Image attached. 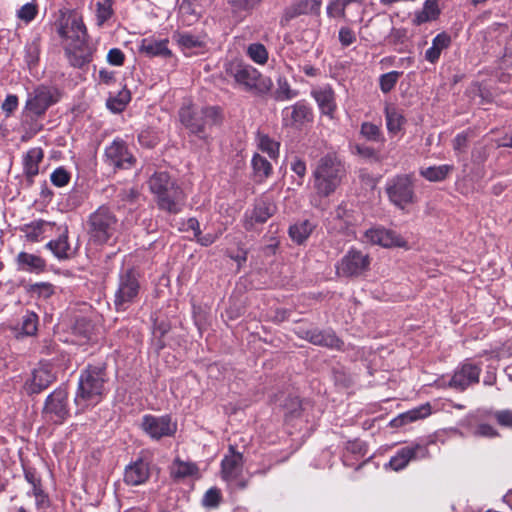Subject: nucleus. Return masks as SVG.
Wrapping results in <instances>:
<instances>
[{
  "mask_svg": "<svg viewBox=\"0 0 512 512\" xmlns=\"http://www.w3.org/2000/svg\"><path fill=\"white\" fill-rule=\"evenodd\" d=\"M291 170L299 177V181L297 183L298 185H301L307 171L306 163L303 160L295 157L291 162Z\"/></svg>",
  "mask_w": 512,
  "mask_h": 512,
  "instance_id": "58",
  "label": "nucleus"
},
{
  "mask_svg": "<svg viewBox=\"0 0 512 512\" xmlns=\"http://www.w3.org/2000/svg\"><path fill=\"white\" fill-rule=\"evenodd\" d=\"M365 240L371 244L385 248L405 247L406 241L395 231L376 226L368 229L364 234Z\"/></svg>",
  "mask_w": 512,
  "mask_h": 512,
  "instance_id": "15",
  "label": "nucleus"
},
{
  "mask_svg": "<svg viewBox=\"0 0 512 512\" xmlns=\"http://www.w3.org/2000/svg\"><path fill=\"white\" fill-rule=\"evenodd\" d=\"M107 380L106 366L103 363L88 365L81 371L74 397L78 412H84L102 401L106 394Z\"/></svg>",
  "mask_w": 512,
  "mask_h": 512,
  "instance_id": "2",
  "label": "nucleus"
},
{
  "mask_svg": "<svg viewBox=\"0 0 512 512\" xmlns=\"http://www.w3.org/2000/svg\"><path fill=\"white\" fill-rule=\"evenodd\" d=\"M360 134L368 141L381 144L385 142L381 127L371 122H363L361 124Z\"/></svg>",
  "mask_w": 512,
  "mask_h": 512,
  "instance_id": "39",
  "label": "nucleus"
},
{
  "mask_svg": "<svg viewBox=\"0 0 512 512\" xmlns=\"http://www.w3.org/2000/svg\"><path fill=\"white\" fill-rule=\"evenodd\" d=\"M141 428L155 440L172 436L177 429L176 423H173L171 417L168 415H144L142 418Z\"/></svg>",
  "mask_w": 512,
  "mask_h": 512,
  "instance_id": "13",
  "label": "nucleus"
},
{
  "mask_svg": "<svg viewBox=\"0 0 512 512\" xmlns=\"http://www.w3.org/2000/svg\"><path fill=\"white\" fill-rule=\"evenodd\" d=\"M58 34L68 41L65 53L72 66L82 68L92 61L93 50L87 43V29L80 15L72 12L64 17L59 24Z\"/></svg>",
  "mask_w": 512,
  "mask_h": 512,
  "instance_id": "1",
  "label": "nucleus"
},
{
  "mask_svg": "<svg viewBox=\"0 0 512 512\" xmlns=\"http://www.w3.org/2000/svg\"><path fill=\"white\" fill-rule=\"evenodd\" d=\"M131 99L130 91L122 89L117 96L107 100V107L114 113L122 112Z\"/></svg>",
  "mask_w": 512,
  "mask_h": 512,
  "instance_id": "40",
  "label": "nucleus"
},
{
  "mask_svg": "<svg viewBox=\"0 0 512 512\" xmlns=\"http://www.w3.org/2000/svg\"><path fill=\"white\" fill-rule=\"evenodd\" d=\"M24 475L27 482L32 486L31 491H35L37 488H41V480L35 470L25 469Z\"/></svg>",
  "mask_w": 512,
  "mask_h": 512,
  "instance_id": "64",
  "label": "nucleus"
},
{
  "mask_svg": "<svg viewBox=\"0 0 512 512\" xmlns=\"http://www.w3.org/2000/svg\"><path fill=\"white\" fill-rule=\"evenodd\" d=\"M174 38L183 49H193L203 46L202 38L189 32L177 33Z\"/></svg>",
  "mask_w": 512,
  "mask_h": 512,
  "instance_id": "41",
  "label": "nucleus"
},
{
  "mask_svg": "<svg viewBox=\"0 0 512 512\" xmlns=\"http://www.w3.org/2000/svg\"><path fill=\"white\" fill-rule=\"evenodd\" d=\"M118 231V219L114 212L102 205L92 212L87 220V232L90 240L96 244H105Z\"/></svg>",
  "mask_w": 512,
  "mask_h": 512,
  "instance_id": "5",
  "label": "nucleus"
},
{
  "mask_svg": "<svg viewBox=\"0 0 512 512\" xmlns=\"http://www.w3.org/2000/svg\"><path fill=\"white\" fill-rule=\"evenodd\" d=\"M344 175L345 168L340 159L327 154L320 158L313 172L314 188L320 196L327 197L335 192Z\"/></svg>",
  "mask_w": 512,
  "mask_h": 512,
  "instance_id": "4",
  "label": "nucleus"
},
{
  "mask_svg": "<svg viewBox=\"0 0 512 512\" xmlns=\"http://www.w3.org/2000/svg\"><path fill=\"white\" fill-rule=\"evenodd\" d=\"M384 113L388 132L391 134L398 133L406 121L400 110L394 105L387 104Z\"/></svg>",
  "mask_w": 512,
  "mask_h": 512,
  "instance_id": "32",
  "label": "nucleus"
},
{
  "mask_svg": "<svg viewBox=\"0 0 512 512\" xmlns=\"http://www.w3.org/2000/svg\"><path fill=\"white\" fill-rule=\"evenodd\" d=\"M480 372L481 367L478 365L464 363L455 370L449 381V386L458 391H464L468 386L479 382Z\"/></svg>",
  "mask_w": 512,
  "mask_h": 512,
  "instance_id": "17",
  "label": "nucleus"
},
{
  "mask_svg": "<svg viewBox=\"0 0 512 512\" xmlns=\"http://www.w3.org/2000/svg\"><path fill=\"white\" fill-rule=\"evenodd\" d=\"M198 472L197 466L192 462H185L179 458L175 459L171 465V475L176 480L195 475Z\"/></svg>",
  "mask_w": 512,
  "mask_h": 512,
  "instance_id": "35",
  "label": "nucleus"
},
{
  "mask_svg": "<svg viewBox=\"0 0 512 512\" xmlns=\"http://www.w3.org/2000/svg\"><path fill=\"white\" fill-rule=\"evenodd\" d=\"M138 141L143 147L146 148H153L157 143L156 137L149 131H142L138 135Z\"/></svg>",
  "mask_w": 512,
  "mask_h": 512,
  "instance_id": "61",
  "label": "nucleus"
},
{
  "mask_svg": "<svg viewBox=\"0 0 512 512\" xmlns=\"http://www.w3.org/2000/svg\"><path fill=\"white\" fill-rule=\"evenodd\" d=\"M44 221H36L25 225L23 231L25 232L26 238L31 242H38L42 233Z\"/></svg>",
  "mask_w": 512,
  "mask_h": 512,
  "instance_id": "46",
  "label": "nucleus"
},
{
  "mask_svg": "<svg viewBox=\"0 0 512 512\" xmlns=\"http://www.w3.org/2000/svg\"><path fill=\"white\" fill-rule=\"evenodd\" d=\"M315 228L316 225L310 220H300L290 225L288 234L295 244L302 245L307 241Z\"/></svg>",
  "mask_w": 512,
  "mask_h": 512,
  "instance_id": "26",
  "label": "nucleus"
},
{
  "mask_svg": "<svg viewBox=\"0 0 512 512\" xmlns=\"http://www.w3.org/2000/svg\"><path fill=\"white\" fill-rule=\"evenodd\" d=\"M281 116L283 126L294 129H301L307 124L312 123L314 119L312 107L304 100L285 107L282 110Z\"/></svg>",
  "mask_w": 512,
  "mask_h": 512,
  "instance_id": "12",
  "label": "nucleus"
},
{
  "mask_svg": "<svg viewBox=\"0 0 512 512\" xmlns=\"http://www.w3.org/2000/svg\"><path fill=\"white\" fill-rule=\"evenodd\" d=\"M30 292L46 299L54 293V286L47 282L35 283L30 286Z\"/></svg>",
  "mask_w": 512,
  "mask_h": 512,
  "instance_id": "51",
  "label": "nucleus"
},
{
  "mask_svg": "<svg viewBox=\"0 0 512 512\" xmlns=\"http://www.w3.org/2000/svg\"><path fill=\"white\" fill-rule=\"evenodd\" d=\"M471 434L475 437L486 438H494L498 436L496 429L487 423H480L475 427H471Z\"/></svg>",
  "mask_w": 512,
  "mask_h": 512,
  "instance_id": "48",
  "label": "nucleus"
},
{
  "mask_svg": "<svg viewBox=\"0 0 512 512\" xmlns=\"http://www.w3.org/2000/svg\"><path fill=\"white\" fill-rule=\"evenodd\" d=\"M312 97L316 101L319 110L325 116L333 118L334 112L336 111L337 104L335 99V93L331 86L325 85L315 89L311 92Z\"/></svg>",
  "mask_w": 512,
  "mask_h": 512,
  "instance_id": "23",
  "label": "nucleus"
},
{
  "mask_svg": "<svg viewBox=\"0 0 512 512\" xmlns=\"http://www.w3.org/2000/svg\"><path fill=\"white\" fill-rule=\"evenodd\" d=\"M106 160L116 168L129 169L135 161L122 139H115L105 149Z\"/></svg>",
  "mask_w": 512,
  "mask_h": 512,
  "instance_id": "16",
  "label": "nucleus"
},
{
  "mask_svg": "<svg viewBox=\"0 0 512 512\" xmlns=\"http://www.w3.org/2000/svg\"><path fill=\"white\" fill-rule=\"evenodd\" d=\"M431 413V408L429 404H425L420 406L419 408L413 409L402 416V419H408L409 421H414L417 419L424 418Z\"/></svg>",
  "mask_w": 512,
  "mask_h": 512,
  "instance_id": "53",
  "label": "nucleus"
},
{
  "mask_svg": "<svg viewBox=\"0 0 512 512\" xmlns=\"http://www.w3.org/2000/svg\"><path fill=\"white\" fill-rule=\"evenodd\" d=\"M297 96V92L292 90L290 84L285 77L277 79V89L275 91V99L278 101L290 100Z\"/></svg>",
  "mask_w": 512,
  "mask_h": 512,
  "instance_id": "43",
  "label": "nucleus"
},
{
  "mask_svg": "<svg viewBox=\"0 0 512 512\" xmlns=\"http://www.w3.org/2000/svg\"><path fill=\"white\" fill-rule=\"evenodd\" d=\"M16 260L19 270L22 271L40 272L45 268V261L40 256L27 252H20Z\"/></svg>",
  "mask_w": 512,
  "mask_h": 512,
  "instance_id": "30",
  "label": "nucleus"
},
{
  "mask_svg": "<svg viewBox=\"0 0 512 512\" xmlns=\"http://www.w3.org/2000/svg\"><path fill=\"white\" fill-rule=\"evenodd\" d=\"M179 118L190 135L204 142H207L210 136V129L221 120L217 107L183 106L179 110Z\"/></svg>",
  "mask_w": 512,
  "mask_h": 512,
  "instance_id": "3",
  "label": "nucleus"
},
{
  "mask_svg": "<svg viewBox=\"0 0 512 512\" xmlns=\"http://www.w3.org/2000/svg\"><path fill=\"white\" fill-rule=\"evenodd\" d=\"M468 143V135L466 133H459L453 139V149L457 153L465 151Z\"/></svg>",
  "mask_w": 512,
  "mask_h": 512,
  "instance_id": "62",
  "label": "nucleus"
},
{
  "mask_svg": "<svg viewBox=\"0 0 512 512\" xmlns=\"http://www.w3.org/2000/svg\"><path fill=\"white\" fill-rule=\"evenodd\" d=\"M402 75V72L390 71L382 74L379 79L380 89L383 93H389L396 85L398 79Z\"/></svg>",
  "mask_w": 512,
  "mask_h": 512,
  "instance_id": "45",
  "label": "nucleus"
},
{
  "mask_svg": "<svg viewBox=\"0 0 512 512\" xmlns=\"http://www.w3.org/2000/svg\"><path fill=\"white\" fill-rule=\"evenodd\" d=\"M386 194L391 203L400 209L415 202L414 182L408 174L396 175L387 180Z\"/></svg>",
  "mask_w": 512,
  "mask_h": 512,
  "instance_id": "8",
  "label": "nucleus"
},
{
  "mask_svg": "<svg viewBox=\"0 0 512 512\" xmlns=\"http://www.w3.org/2000/svg\"><path fill=\"white\" fill-rule=\"evenodd\" d=\"M37 15V6L33 3H26L17 12L18 18L25 22H31Z\"/></svg>",
  "mask_w": 512,
  "mask_h": 512,
  "instance_id": "52",
  "label": "nucleus"
},
{
  "mask_svg": "<svg viewBox=\"0 0 512 512\" xmlns=\"http://www.w3.org/2000/svg\"><path fill=\"white\" fill-rule=\"evenodd\" d=\"M303 337L314 345L336 350H341L344 346L343 341L340 340L332 330H307L304 332Z\"/></svg>",
  "mask_w": 512,
  "mask_h": 512,
  "instance_id": "22",
  "label": "nucleus"
},
{
  "mask_svg": "<svg viewBox=\"0 0 512 512\" xmlns=\"http://www.w3.org/2000/svg\"><path fill=\"white\" fill-rule=\"evenodd\" d=\"M439 13L438 0H426L423 9L415 14L414 22L416 24H422L435 20Z\"/></svg>",
  "mask_w": 512,
  "mask_h": 512,
  "instance_id": "36",
  "label": "nucleus"
},
{
  "mask_svg": "<svg viewBox=\"0 0 512 512\" xmlns=\"http://www.w3.org/2000/svg\"><path fill=\"white\" fill-rule=\"evenodd\" d=\"M339 41L342 46H350L356 41V35L350 28L341 27L339 30Z\"/></svg>",
  "mask_w": 512,
  "mask_h": 512,
  "instance_id": "59",
  "label": "nucleus"
},
{
  "mask_svg": "<svg viewBox=\"0 0 512 512\" xmlns=\"http://www.w3.org/2000/svg\"><path fill=\"white\" fill-rule=\"evenodd\" d=\"M320 9L321 0H296L285 9L282 21L289 22L301 15H319Z\"/></svg>",
  "mask_w": 512,
  "mask_h": 512,
  "instance_id": "21",
  "label": "nucleus"
},
{
  "mask_svg": "<svg viewBox=\"0 0 512 512\" xmlns=\"http://www.w3.org/2000/svg\"><path fill=\"white\" fill-rule=\"evenodd\" d=\"M227 73L233 77L235 82L242 88L255 95L268 93L272 86V80L263 76L256 68L248 64H232Z\"/></svg>",
  "mask_w": 512,
  "mask_h": 512,
  "instance_id": "7",
  "label": "nucleus"
},
{
  "mask_svg": "<svg viewBox=\"0 0 512 512\" xmlns=\"http://www.w3.org/2000/svg\"><path fill=\"white\" fill-rule=\"evenodd\" d=\"M19 325L21 335L34 336L38 329V315L33 311H25Z\"/></svg>",
  "mask_w": 512,
  "mask_h": 512,
  "instance_id": "37",
  "label": "nucleus"
},
{
  "mask_svg": "<svg viewBox=\"0 0 512 512\" xmlns=\"http://www.w3.org/2000/svg\"><path fill=\"white\" fill-rule=\"evenodd\" d=\"M454 169L452 165L431 166L421 170V175L431 182L444 180Z\"/></svg>",
  "mask_w": 512,
  "mask_h": 512,
  "instance_id": "38",
  "label": "nucleus"
},
{
  "mask_svg": "<svg viewBox=\"0 0 512 512\" xmlns=\"http://www.w3.org/2000/svg\"><path fill=\"white\" fill-rule=\"evenodd\" d=\"M253 180L256 183L264 182L273 172L271 163L262 155L255 154L251 160Z\"/></svg>",
  "mask_w": 512,
  "mask_h": 512,
  "instance_id": "29",
  "label": "nucleus"
},
{
  "mask_svg": "<svg viewBox=\"0 0 512 512\" xmlns=\"http://www.w3.org/2000/svg\"><path fill=\"white\" fill-rule=\"evenodd\" d=\"M112 0L99 1L96 4V19L97 24L102 26L113 14Z\"/></svg>",
  "mask_w": 512,
  "mask_h": 512,
  "instance_id": "44",
  "label": "nucleus"
},
{
  "mask_svg": "<svg viewBox=\"0 0 512 512\" xmlns=\"http://www.w3.org/2000/svg\"><path fill=\"white\" fill-rule=\"evenodd\" d=\"M221 500L220 490L213 487L206 491L202 503L205 507L215 508L219 505Z\"/></svg>",
  "mask_w": 512,
  "mask_h": 512,
  "instance_id": "50",
  "label": "nucleus"
},
{
  "mask_svg": "<svg viewBox=\"0 0 512 512\" xmlns=\"http://www.w3.org/2000/svg\"><path fill=\"white\" fill-rule=\"evenodd\" d=\"M247 55L253 62L259 65H264L268 61V51L261 43L250 44L247 47Z\"/></svg>",
  "mask_w": 512,
  "mask_h": 512,
  "instance_id": "42",
  "label": "nucleus"
},
{
  "mask_svg": "<svg viewBox=\"0 0 512 512\" xmlns=\"http://www.w3.org/2000/svg\"><path fill=\"white\" fill-rule=\"evenodd\" d=\"M46 247L60 260L68 259L71 255L68 243L67 229H65L56 240H51Z\"/></svg>",
  "mask_w": 512,
  "mask_h": 512,
  "instance_id": "33",
  "label": "nucleus"
},
{
  "mask_svg": "<svg viewBox=\"0 0 512 512\" xmlns=\"http://www.w3.org/2000/svg\"><path fill=\"white\" fill-rule=\"evenodd\" d=\"M141 291L140 273L134 267L122 268L118 273L114 292L116 311H126L138 299Z\"/></svg>",
  "mask_w": 512,
  "mask_h": 512,
  "instance_id": "6",
  "label": "nucleus"
},
{
  "mask_svg": "<svg viewBox=\"0 0 512 512\" xmlns=\"http://www.w3.org/2000/svg\"><path fill=\"white\" fill-rule=\"evenodd\" d=\"M139 51L148 57H169L171 51L168 48V40H156L152 38H144L139 46Z\"/></svg>",
  "mask_w": 512,
  "mask_h": 512,
  "instance_id": "25",
  "label": "nucleus"
},
{
  "mask_svg": "<svg viewBox=\"0 0 512 512\" xmlns=\"http://www.w3.org/2000/svg\"><path fill=\"white\" fill-rule=\"evenodd\" d=\"M50 180L53 185L57 187H63L69 183L70 174L65 168L59 167L52 172L50 175Z\"/></svg>",
  "mask_w": 512,
  "mask_h": 512,
  "instance_id": "49",
  "label": "nucleus"
},
{
  "mask_svg": "<svg viewBox=\"0 0 512 512\" xmlns=\"http://www.w3.org/2000/svg\"><path fill=\"white\" fill-rule=\"evenodd\" d=\"M494 418L497 423L503 427L512 429V411L511 410H500L494 413Z\"/></svg>",
  "mask_w": 512,
  "mask_h": 512,
  "instance_id": "57",
  "label": "nucleus"
},
{
  "mask_svg": "<svg viewBox=\"0 0 512 512\" xmlns=\"http://www.w3.org/2000/svg\"><path fill=\"white\" fill-rule=\"evenodd\" d=\"M243 455L236 451L233 445L229 446V454L221 461V475L224 481L232 483L236 481L243 470Z\"/></svg>",
  "mask_w": 512,
  "mask_h": 512,
  "instance_id": "18",
  "label": "nucleus"
},
{
  "mask_svg": "<svg viewBox=\"0 0 512 512\" xmlns=\"http://www.w3.org/2000/svg\"><path fill=\"white\" fill-rule=\"evenodd\" d=\"M451 45V37L445 32L437 34L433 40L432 45L425 52V59L434 64L436 63L442 51L446 50Z\"/></svg>",
  "mask_w": 512,
  "mask_h": 512,
  "instance_id": "28",
  "label": "nucleus"
},
{
  "mask_svg": "<svg viewBox=\"0 0 512 512\" xmlns=\"http://www.w3.org/2000/svg\"><path fill=\"white\" fill-rule=\"evenodd\" d=\"M259 148L263 152L268 153L270 157L275 158L278 155L279 144L268 136L263 135L259 139Z\"/></svg>",
  "mask_w": 512,
  "mask_h": 512,
  "instance_id": "47",
  "label": "nucleus"
},
{
  "mask_svg": "<svg viewBox=\"0 0 512 512\" xmlns=\"http://www.w3.org/2000/svg\"><path fill=\"white\" fill-rule=\"evenodd\" d=\"M357 154L365 159L371 160V161H380V155L378 151H376L374 148L365 146V145H357L356 146Z\"/></svg>",
  "mask_w": 512,
  "mask_h": 512,
  "instance_id": "54",
  "label": "nucleus"
},
{
  "mask_svg": "<svg viewBox=\"0 0 512 512\" xmlns=\"http://www.w3.org/2000/svg\"><path fill=\"white\" fill-rule=\"evenodd\" d=\"M429 456L426 446L421 444H413L399 449L389 461V466L394 471L404 469L410 461L417 459H424Z\"/></svg>",
  "mask_w": 512,
  "mask_h": 512,
  "instance_id": "14",
  "label": "nucleus"
},
{
  "mask_svg": "<svg viewBox=\"0 0 512 512\" xmlns=\"http://www.w3.org/2000/svg\"><path fill=\"white\" fill-rule=\"evenodd\" d=\"M185 196L183 190L176 184L166 189L164 193L156 195V202L159 209L170 214L181 212L184 206Z\"/></svg>",
  "mask_w": 512,
  "mask_h": 512,
  "instance_id": "19",
  "label": "nucleus"
},
{
  "mask_svg": "<svg viewBox=\"0 0 512 512\" xmlns=\"http://www.w3.org/2000/svg\"><path fill=\"white\" fill-rule=\"evenodd\" d=\"M59 99L60 94L56 88L41 85L28 94L25 110L35 117H41Z\"/></svg>",
  "mask_w": 512,
  "mask_h": 512,
  "instance_id": "10",
  "label": "nucleus"
},
{
  "mask_svg": "<svg viewBox=\"0 0 512 512\" xmlns=\"http://www.w3.org/2000/svg\"><path fill=\"white\" fill-rule=\"evenodd\" d=\"M68 396L64 387L55 389L47 396L42 409V417L47 423L61 425L69 418Z\"/></svg>",
  "mask_w": 512,
  "mask_h": 512,
  "instance_id": "9",
  "label": "nucleus"
},
{
  "mask_svg": "<svg viewBox=\"0 0 512 512\" xmlns=\"http://www.w3.org/2000/svg\"><path fill=\"white\" fill-rule=\"evenodd\" d=\"M149 188L151 192L156 196L160 193H164L170 186L176 185V181L170 177L167 172H156L149 179Z\"/></svg>",
  "mask_w": 512,
  "mask_h": 512,
  "instance_id": "34",
  "label": "nucleus"
},
{
  "mask_svg": "<svg viewBox=\"0 0 512 512\" xmlns=\"http://www.w3.org/2000/svg\"><path fill=\"white\" fill-rule=\"evenodd\" d=\"M150 476L149 463L138 458L125 467L124 482L130 486L144 484Z\"/></svg>",
  "mask_w": 512,
  "mask_h": 512,
  "instance_id": "20",
  "label": "nucleus"
},
{
  "mask_svg": "<svg viewBox=\"0 0 512 512\" xmlns=\"http://www.w3.org/2000/svg\"><path fill=\"white\" fill-rule=\"evenodd\" d=\"M18 107V97L14 94H8L2 102L1 108L6 116H10Z\"/></svg>",
  "mask_w": 512,
  "mask_h": 512,
  "instance_id": "56",
  "label": "nucleus"
},
{
  "mask_svg": "<svg viewBox=\"0 0 512 512\" xmlns=\"http://www.w3.org/2000/svg\"><path fill=\"white\" fill-rule=\"evenodd\" d=\"M43 159V151L41 148H32L26 152L23 157L24 173L27 177L32 178L39 172V163Z\"/></svg>",
  "mask_w": 512,
  "mask_h": 512,
  "instance_id": "31",
  "label": "nucleus"
},
{
  "mask_svg": "<svg viewBox=\"0 0 512 512\" xmlns=\"http://www.w3.org/2000/svg\"><path fill=\"white\" fill-rule=\"evenodd\" d=\"M55 380L54 375L46 368L34 369L25 386L29 394H38L48 388Z\"/></svg>",
  "mask_w": 512,
  "mask_h": 512,
  "instance_id": "24",
  "label": "nucleus"
},
{
  "mask_svg": "<svg viewBox=\"0 0 512 512\" xmlns=\"http://www.w3.org/2000/svg\"><path fill=\"white\" fill-rule=\"evenodd\" d=\"M275 212L273 203L267 200H259L256 202L253 210L246 216L249 218L247 226H252L253 223H265Z\"/></svg>",
  "mask_w": 512,
  "mask_h": 512,
  "instance_id": "27",
  "label": "nucleus"
},
{
  "mask_svg": "<svg viewBox=\"0 0 512 512\" xmlns=\"http://www.w3.org/2000/svg\"><path fill=\"white\" fill-rule=\"evenodd\" d=\"M345 8L343 4L339 0H333L327 6V15L331 18L334 17H344L345 16Z\"/></svg>",
  "mask_w": 512,
  "mask_h": 512,
  "instance_id": "60",
  "label": "nucleus"
},
{
  "mask_svg": "<svg viewBox=\"0 0 512 512\" xmlns=\"http://www.w3.org/2000/svg\"><path fill=\"white\" fill-rule=\"evenodd\" d=\"M370 267V257L360 250L351 248L336 265L339 276L358 277Z\"/></svg>",
  "mask_w": 512,
  "mask_h": 512,
  "instance_id": "11",
  "label": "nucleus"
},
{
  "mask_svg": "<svg viewBox=\"0 0 512 512\" xmlns=\"http://www.w3.org/2000/svg\"><path fill=\"white\" fill-rule=\"evenodd\" d=\"M222 234V230H219L216 233H207L202 235V233L196 238V241L202 246H210L213 244Z\"/></svg>",
  "mask_w": 512,
  "mask_h": 512,
  "instance_id": "63",
  "label": "nucleus"
},
{
  "mask_svg": "<svg viewBox=\"0 0 512 512\" xmlns=\"http://www.w3.org/2000/svg\"><path fill=\"white\" fill-rule=\"evenodd\" d=\"M125 61V55L119 48H112L107 53V62L113 66H122Z\"/></svg>",
  "mask_w": 512,
  "mask_h": 512,
  "instance_id": "55",
  "label": "nucleus"
}]
</instances>
